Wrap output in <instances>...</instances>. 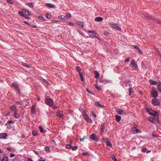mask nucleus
<instances>
[{
  "mask_svg": "<svg viewBox=\"0 0 161 161\" xmlns=\"http://www.w3.org/2000/svg\"><path fill=\"white\" fill-rule=\"evenodd\" d=\"M16 103L20 105H22L23 104V101L22 100H21L16 102Z\"/></svg>",
  "mask_w": 161,
  "mask_h": 161,
  "instance_id": "obj_40",
  "label": "nucleus"
},
{
  "mask_svg": "<svg viewBox=\"0 0 161 161\" xmlns=\"http://www.w3.org/2000/svg\"><path fill=\"white\" fill-rule=\"evenodd\" d=\"M12 86L14 87L15 91H16V90H18V89H19L18 86V84L16 82H13L12 84Z\"/></svg>",
  "mask_w": 161,
  "mask_h": 161,
  "instance_id": "obj_11",
  "label": "nucleus"
},
{
  "mask_svg": "<svg viewBox=\"0 0 161 161\" xmlns=\"http://www.w3.org/2000/svg\"><path fill=\"white\" fill-rule=\"evenodd\" d=\"M46 5L47 7L50 8H53L55 7V5L54 4L50 3H47Z\"/></svg>",
  "mask_w": 161,
  "mask_h": 161,
  "instance_id": "obj_24",
  "label": "nucleus"
},
{
  "mask_svg": "<svg viewBox=\"0 0 161 161\" xmlns=\"http://www.w3.org/2000/svg\"><path fill=\"white\" fill-rule=\"evenodd\" d=\"M109 24L110 27L113 28L119 31H121V28L117 26V24L114 23H109Z\"/></svg>",
  "mask_w": 161,
  "mask_h": 161,
  "instance_id": "obj_2",
  "label": "nucleus"
},
{
  "mask_svg": "<svg viewBox=\"0 0 161 161\" xmlns=\"http://www.w3.org/2000/svg\"><path fill=\"white\" fill-rule=\"evenodd\" d=\"M22 63L23 65L25 66V67H26L29 68H31V65H30L24 62H22Z\"/></svg>",
  "mask_w": 161,
  "mask_h": 161,
  "instance_id": "obj_35",
  "label": "nucleus"
},
{
  "mask_svg": "<svg viewBox=\"0 0 161 161\" xmlns=\"http://www.w3.org/2000/svg\"><path fill=\"white\" fill-rule=\"evenodd\" d=\"M133 88H130L128 89L129 94L128 95L129 96H131V93L133 92Z\"/></svg>",
  "mask_w": 161,
  "mask_h": 161,
  "instance_id": "obj_31",
  "label": "nucleus"
},
{
  "mask_svg": "<svg viewBox=\"0 0 161 161\" xmlns=\"http://www.w3.org/2000/svg\"><path fill=\"white\" fill-rule=\"evenodd\" d=\"M112 159L114 161H117V159L116 158L115 156H112Z\"/></svg>",
  "mask_w": 161,
  "mask_h": 161,
  "instance_id": "obj_59",
  "label": "nucleus"
},
{
  "mask_svg": "<svg viewBox=\"0 0 161 161\" xmlns=\"http://www.w3.org/2000/svg\"><path fill=\"white\" fill-rule=\"evenodd\" d=\"M7 149L8 151H9L10 152H12L14 151V149L12 148L8 147L7 148Z\"/></svg>",
  "mask_w": 161,
  "mask_h": 161,
  "instance_id": "obj_45",
  "label": "nucleus"
},
{
  "mask_svg": "<svg viewBox=\"0 0 161 161\" xmlns=\"http://www.w3.org/2000/svg\"><path fill=\"white\" fill-rule=\"evenodd\" d=\"M46 17L47 19H49L51 17V15L49 13H47L46 14Z\"/></svg>",
  "mask_w": 161,
  "mask_h": 161,
  "instance_id": "obj_46",
  "label": "nucleus"
},
{
  "mask_svg": "<svg viewBox=\"0 0 161 161\" xmlns=\"http://www.w3.org/2000/svg\"><path fill=\"white\" fill-rule=\"evenodd\" d=\"M79 76H80V79H81V80L82 81H83V76L82 74L80 72H79Z\"/></svg>",
  "mask_w": 161,
  "mask_h": 161,
  "instance_id": "obj_44",
  "label": "nucleus"
},
{
  "mask_svg": "<svg viewBox=\"0 0 161 161\" xmlns=\"http://www.w3.org/2000/svg\"><path fill=\"white\" fill-rule=\"evenodd\" d=\"M94 73L95 75V78L96 79H98L99 77V74L98 72L97 71H95L94 72Z\"/></svg>",
  "mask_w": 161,
  "mask_h": 161,
  "instance_id": "obj_20",
  "label": "nucleus"
},
{
  "mask_svg": "<svg viewBox=\"0 0 161 161\" xmlns=\"http://www.w3.org/2000/svg\"><path fill=\"white\" fill-rule=\"evenodd\" d=\"M153 117L150 116L148 118V120L153 124H155L157 121H159V114L158 113H156V115H153Z\"/></svg>",
  "mask_w": 161,
  "mask_h": 161,
  "instance_id": "obj_1",
  "label": "nucleus"
},
{
  "mask_svg": "<svg viewBox=\"0 0 161 161\" xmlns=\"http://www.w3.org/2000/svg\"><path fill=\"white\" fill-rule=\"evenodd\" d=\"M81 113H82V115L84 116V117H85L86 115H87L85 111L84 110L82 111Z\"/></svg>",
  "mask_w": 161,
  "mask_h": 161,
  "instance_id": "obj_48",
  "label": "nucleus"
},
{
  "mask_svg": "<svg viewBox=\"0 0 161 161\" xmlns=\"http://www.w3.org/2000/svg\"><path fill=\"white\" fill-rule=\"evenodd\" d=\"M96 35H90V37L92 38H97V36H95Z\"/></svg>",
  "mask_w": 161,
  "mask_h": 161,
  "instance_id": "obj_52",
  "label": "nucleus"
},
{
  "mask_svg": "<svg viewBox=\"0 0 161 161\" xmlns=\"http://www.w3.org/2000/svg\"><path fill=\"white\" fill-rule=\"evenodd\" d=\"M92 114V115L93 116V117L94 118H96L97 117V115L92 111L91 112Z\"/></svg>",
  "mask_w": 161,
  "mask_h": 161,
  "instance_id": "obj_62",
  "label": "nucleus"
},
{
  "mask_svg": "<svg viewBox=\"0 0 161 161\" xmlns=\"http://www.w3.org/2000/svg\"><path fill=\"white\" fill-rule=\"evenodd\" d=\"M99 81L100 83H103L104 84L106 83H111L112 82V81L111 80H103L101 78H100L99 79Z\"/></svg>",
  "mask_w": 161,
  "mask_h": 161,
  "instance_id": "obj_7",
  "label": "nucleus"
},
{
  "mask_svg": "<svg viewBox=\"0 0 161 161\" xmlns=\"http://www.w3.org/2000/svg\"><path fill=\"white\" fill-rule=\"evenodd\" d=\"M95 86L97 90L99 91H101V90L102 89L101 87L100 86H99L97 84H96L95 85Z\"/></svg>",
  "mask_w": 161,
  "mask_h": 161,
  "instance_id": "obj_42",
  "label": "nucleus"
},
{
  "mask_svg": "<svg viewBox=\"0 0 161 161\" xmlns=\"http://www.w3.org/2000/svg\"><path fill=\"white\" fill-rule=\"evenodd\" d=\"M32 135L33 136H35L37 135V133L36 131H33L32 132Z\"/></svg>",
  "mask_w": 161,
  "mask_h": 161,
  "instance_id": "obj_54",
  "label": "nucleus"
},
{
  "mask_svg": "<svg viewBox=\"0 0 161 161\" xmlns=\"http://www.w3.org/2000/svg\"><path fill=\"white\" fill-rule=\"evenodd\" d=\"M13 116L16 119H18L19 118V115L17 113V112L14 113Z\"/></svg>",
  "mask_w": 161,
  "mask_h": 161,
  "instance_id": "obj_28",
  "label": "nucleus"
},
{
  "mask_svg": "<svg viewBox=\"0 0 161 161\" xmlns=\"http://www.w3.org/2000/svg\"><path fill=\"white\" fill-rule=\"evenodd\" d=\"M147 17L150 19H152L153 21H155L156 23L161 25V21H160L158 18H153L152 16H150L149 15H147Z\"/></svg>",
  "mask_w": 161,
  "mask_h": 161,
  "instance_id": "obj_3",
  "label": "nucleus"
},
{
  "mask_svg": "<svg viewBox=\"0 0 161 161\" xmlns=\"http://www.w3.org/2000/svg\"><path fill=\"white\" fill-rule=\"evenodd\" d=\"M10 109L13 112H17L18 111L16 107L14 105L10 107Z\"/></svg>",
  "mask_w": 161,
  "mask_h": 161,
  "instance_id": "obj_16",
  "label": "nucleus"
},
{
  "mask_svg": "<svg viewBox=\"0 0 161 161\" xmlns=\"http://www.w3.org/2000/svg\"><path fill=\"white\" fill-rule=\"evenodd\" d=\"M66 19V20L67 19H69L71 17V15L70 13L67 14L66 15H64Z\"/></svg>",
  "mask_w": 161,
  "mask_h": 161,
  "instance_id": "obj_36",
  "label": "nucleus"
},
{
  "mask_svg": "<svg viewBox=\"0 0 161 161\" xmlns=\"http://www.w3.org/2000/svg\"><path fill=\"white\" fill-rule=\"evenodd\" d=\"M108 141V138H103V141L105 143H106Z\"/></svg>",
  "mask_w": 161,
  "mask_h": 161,
  "instance_id": "obj_58",
  "label": "nucleus"
},
{
  "mask_svg": "<svg viewBox=\"0 0 161 161\" xmlns=\"http://www.w3.org/2000/svg\"><path fill=\"white\" fill-rule=\"evenodd\" d=\"M76 71H77L78 72H79V73L80 72V71H81V68L79 66H76Z\"/></svg>",
  "mask_w": 161,
  "mask_h": 161,
  "instance_id": "obj_41",
  "label": "nucleus"
},
{
  "mask_svg": "<svg viewBox=\"0 0 161 161\" xmlns=\"http://www.w3.org/2000/svg\"><path fill=\"white\" fill-rule=\"evenodd\" d=\"M58 18L60 19H62L64 20H65L66 19L64 15H61L59 16L58 17Z\"/></svg>",
  "mask_w": 161,
  "mask_h": 161,
  "instance_id": "obj_38",
  "label": "nucleus"
},
{
  "mask_svg": "<svg viewBox=\"0 0 161 161\" xmlns=\"http://www.w3.org/2000/svg\"><path fill=\"white\" fill-rule=\"evenodd\" d=\"M82 154L84 156H89V153L86 152H83L82 153Z\"/></svg>",
  "mask_w": 161,
  "mask_h": 161,
  "instance_id": "obj_53",
  "label": "nucleus"
},
{
  "mask_svg": "<svg viewBox=\"0 0 161 161\" xmlns=\"http://www.w3.org/2000/svg\"><path fill=\"white\" fill-rule=\"evenodd\" d=\"M12 128V127L10 125H8L7 126V129H10Z\"/></svg>",
  "mask_w": 161,
  "mask_h": 161,
  "instance_id": "obj_64",
  "label": "nucleus"
},
{
  "mask_svg": "<svg viewBox=\"0 0 161 161\" xmlns=\"http://www.w3.org/2000/svg\"><path fill=\"white\" fill-rule=\"evenodd\" d=\"M76 25L79 26L81 27L82 28H83L84 26V24L83 22H77L76 23Z\"/></svg>",
  "mask_w": 161,
  "mask_h": 161,
  "instance_id": "obj_27",
  "label": "nucleus"
},
{
  "mask_svg": "<svg viewBox=\"0 0 161 161\" xmlns=\"http://www.w3.org/2000/svg\"><path fill=\"white\" fill-rule=\"evenodd\" d=\"M132 46L134 48L136 49L137 50H138V49L139 48V47L136 45H132Z\"/></svg>",
  "mask_w": 161,
  "mask_h": 161,
  "instance_id": "obj_57",
  "label": "nucleus"
},
{
  "mask_svg": "<svg viewBox=\"0 0 161 161\" xmlns=\"http://www.w3.org/2000/svg\"><path fill=\"white\" fill-rule=\"evenodd\" d=\"M147 148H143L142 150V152H147Z\"/></svg>",
  "mask_w": 161,
  "mask_h": 161,
  "instance_id": "obj_63",
  "label": "nucleus"
},
{
  "mask_svg": "<svg viewBox=\"0 0 161 161\" xmlns=\"http://www.w3.org/2000/svg\"><path fill=\"white\" fill-rule=\"evenodd\" d=\"M39 128L40 129V132L42 133H43V129L42 127V126H39Z\"/></svg>",
  "mask_w": 161,
  "mask_h": 161,
  "instance_id": "obj_50",
  "label": "nucleus"
},
{
  "mask_svg": "<svg viewBox=\"0 0 161 161\" xmlns=\"http://www.w3.org/2000/svg\"><path fill=\"white\" fill-rule=\"evenodd\" d=\"M7 2L10 4H12L13 3V0H6Z\"/></svg>",
  "mask_w": 161,
  "mask_h": 161,
  "instance_id": "obj_55",
  "label": "nucleus"
},
{
  "mask_svg": "<svg viewBox=\"0 0 161 161\" xmlns=\"http://www.w3.org/2000/svg\"><path fill=\"white\" fill-rule=\"evenodd\" d=\"M106 143L107 145L108 146L111 147H112V145L111 143L110 142V141H108V142H106Z\"/></svg>",
  "mask_w": 161,
  "mask_h": 161,
  "instance_id": "obj_37",
  "label": "nucleus"
},
{
  "mask_svg": "<svg viewBox=\"0 0 161 161\" xmlns=\"http://www.w3.org/2000/svg\"><path fill=\"white\" fill-rule=\"evenodd\" d=\"M157 88L158 91L161 93V86L157 85Z\"/></svg>",
  "mask_w": 161,
  "mask_h": 161,
  "instance_id": "obj_56",
  "label": "nucleus"
},
{
  "mask_svg": "<svg viewBox=\"0 0 161 161\" xmlns=\"http://www.w3.org/2000/svg\"><path fill=\"white\" fill-rule=\"evenodd\" d=\"M14 124V122L12 120H8L7 121L6 123L5 124V125H7L8 124Z\"/></svg>",
  "mask_w": 161,
  "mask_h": 161,
  "instance_id": "obj_34",
  "label": "nucleus"
},
{
  "mask_svg": "<svg viewBox=\"0 0 161 161\" xmlns=\"http://www.w3.org/2000/svg\"><path fill=\"white\" fill-rule=\"evenodd\" d=\"M152 102L153 104L155 106L159 105L160 104L158 101L157 99H153L152 100Z\"/></svg>",
  "mask_w": 161,
  "mask_h": 161,
  "instance_id": "obj_12",
  "label": "nucleus"
},
{
  "mask_svg": "<svg viewBox=\"0 0 161 161\" xmlns=\"http://www.w3.org/2000/svg\"><path fill=\"white\" fill-rule=\"evenodd\" d=\"M152 95L153 97H157L158 96L157 91L156 90H154L152 93Z\"/></svg>",
  "mask_w": 161,
  "mask_h": 161,
  "instance_id": "obj_18",
  "label": "nucleus"
},
{
  "mask_svg": "<svg viewBox=\"0 0 161 161\" xmlns=\"http://www.w3.org/2000/svg\"><path fill=\"white\" fill-rule=\"evenodd\" d=\"M95 104L96 105V106H97L98 107H99L100 108H104V106L101 105L99 102H96L95 103Z\"/></svg>",
  "mask_w": 161,
  "mask_h": 161,
  "instance_id": "obj_21",
  "label": "nucleus"
},
{
  "mask_svg": "<svg viewBox=\"0 0 161 161\" xmlns=\"http://www.w3.org/2000/svg\"><path fill=\"white\" fill-rule=\"evenodd\" d=\"M23 11L24 14L25 15L28 16V15H30V12L28 10H27L26 9H23Z\"/></svg>",
  "mask_w": 161,
  "mask_h": 161,
  "instance_id": "obj_17",
  "label": "nucleus"
},
{
  "mask_svg": "<svg viewBox=\"0 0 161 161\" xmlns=\"http://www.w3.org/2000/svg\"><path fill=\"white\" fill-rule=\"evenodd\" d=\"M103 18L101 17H96L95 18V20L97 22H100L103 20Z\"/></svg>",
  "mask_w": 161,
  "mask_h": 161,
  "instance_id": "obj_19",
  "label": "nucleus"
},
{
  "mask_svg": "<svg viewBox=\"0 0 161 161\" xmlns=\"http://www.w3.org/2000/svg\"><path fill=\"white\" fill-rule=\"evenodd\" d=\"M139 53L141 54H143V52L142 50L139 48L137 50Z\"/></svg>",
  "mask_w": 161,
  "mask_h": 161,
  "instance_id": "obj_60",
  "label": "nucleus"
},
{
  "mask_svg": "<svg viewBox=\"0 0 161 161\" xmlns=\"http://www.w3.org/2000/svg\"><path fill=\"white\" fill-rule=\"evenodd\" d=\"M7 134L5 133H0V139H6L7 137Z\"/></svg>",
  "mask_w": 161,
  "mask_h": 161,
  "instance_id": "obj_9",
  "label": "nucleus"
},
{
  "mask_svg": "<svg viewBox=\"0 0 161 161\" xmlns=\"http://www.w3.org/2000/svg\"><path fill=\"white\" fill-rule=\"evenodd\" d=\"M77 31H78V32L81 34V35L83 36H84V34L82 33V31H81L80 30H78Z\"/></svg>",
  "mask_w": 161,
  "mask_h": 161,
  "instance_id": "obj_61",
  "label": "nucleus"
},
{
  "mask_svg": "<svg viewBox=\"0 0 161 161\" xmlns=\"http://www.w3.org/2000/svg\"><path fill=\"white\" fill-rule=\"evenodd\" d=\"M110 33L109 31H105L104 32V35L107 36H109V35H110Z\"/></svg>",
  "mask_w": 161,
  "mask_h": 161,
  "instance_id": "obj_32",
  "label": "nucleus"
},
{
  "mask_svg": "<svg viewBox=\"0 0 161 161\" xmlns=\"http://www.w3.org/2000/svg\"><path fill=\"white\" fill-rule=\"evenodd\" d=\"M105 123H103L101 125V130H104L105 126Z\"/></svg>",
  "mask_w": 161,
  "mask_h": 161,
  "instance_id": "obj_33",
  "label": "nucleus"
},
{
  "mask_svg": "<svg viewBox=\"0 0 161 161\" xmlns=\"http://www.w3.org/2000/svg\"><path fill=\"white\" fill-rule=\"evenodd\" d=\"M8 158L7 157L5 156L1 160V161H8Z\"/></svg>",
  "mask_w": 161,
  "mask_h": 161,
  "instance_id": "obj_43",
  "label": "nucleus"
},
{
  "mask_svg": "<svg viewBox=\"0 0 161 161\" xmlns=\"http://www.w3.org/2000/svg\"><path fill=\"white\" fill-rule=\"evenodd\" d=\"M18 13L20 16H22L23 17H25V15L23 13V9L22 10V11H19Z\"/></svg>",
  "mask_w": 161,
  "mask_h": 161,
  "instance_id": "obj_29",
  "label": "nucleus"
},
{
  "mask_svg": "<svg viewBox=\"0 0 161 161\" xmlns=\"http://www.w3.org/2000/svg\"><path fill=\"white\" fill-rule=\"evenodd\" d=\"M38 18L41 20H42V21H45V19L42 16H40L38 17Z\"/></svg>",
  "mask_w": 161,
  "mask_h": 161,
  "instance_id": "obj_47",
  "label": "nucleus"
},
{
  "mask_svg": "<svg viewBox=\"0 0 161 161\" xmlns=\"http://www.w3.org/2000/svg\"><path fill=\"white\" fill-rule=\"evenodd\" d=\"M45 103L47 105L51 107L53 105L54 102L51 99H48L46 100Z\"/></svg>",
  "mask_w": 161,
  "mask_h": 161,
  "instance_id": "obj_5",
  "label": "nucleus"
},
{
  "mask_svg": "<svg viewBox=\"0 0 161 161\" xmlns=\"http://www.w3.org/2000/svg\"><path fill=\"white\" fill-rule=\"evenodd\" d=\"M87 32L89 33H92V34L94 35H96L97 33L95 31H93V30H89Z\"/></svg>",
  "mask_w": 161,
  "mask_h": 161,
  "instance_id": "obj_30",
  "label": "nucleus"
},
{
  "mask_svg": "<svg viewBox=\"0 0 161 161\" xmlns=\"http://www.w3.org/2000/svg\"><path fill=\"white\" fill-rule=\"evenodd\" d=\"M25 5L28 6L30 8H32L33 7L34 3L33 2L27 3L25 4Z\"/></svg>",
  "mask_w": 161,
  "mask_h": 161,
  "instance_id": "obj_23",
  "label": "nucleus"
},
{
  "mask_svg": "<svg viewBox=\"0 0 161 161\" xmlns=\"http://www.w3.org/2000/svg\"><path fill=\"white\" fill-rule=\"evenodd\" d=\"M131 64L133 66V68H136L138 67L137 64L135 60L134 59L131 60Z\"/></svg>",
  "mask_w": 161,
  "mask_h": 161,
  "instance_id": "obj_10",
  "label": "nucleus"
},
{
  "mask_svg": "<svg viewBox=\"0 0 161 161\" xmlns=\"http://www.w3.org/2000/svg\"><path fill=\"white\" fill-rule=\"evenodd\" d=\"M115 116L116 118V121L117 122H119L121 119V117L117 115H115Z\"/></svg>",
  "mask_w": 161,
  "mask_h": 161,
  "instance_id": "obj_22",
  "label": "nucleus"
},
{
  "mask_svg": "<svg viewBox=\"0 0 161 161\" xmlns=\"http://www.w3.org/2000/svg\"><path fill=\"white\" fill-rule=\"evenodd\" d=\"M85 119L86 120V121L87 122L92 123V120L90 118L88 115H86L85 117H84Z\"/></svg>",
  "mask_w": 161,
  "mask_h": 161,
  "instance_id": "obj_15",
  "label": "nucleus"
},
{
  "mask_svg": "<svg viewBox=\"0 0 161 161\" xmlns=\"http://www.w3.org/2000/svg\"><path fill=\"white\" fill-rule=\"evenodd\" d=\"M60 111L59 110H57L56 115L57 116L60 118H61L63 116V115L62 114L60 113Z\"/></svg>",
  "mask_w": 161,
  "mask_h": 161,
  "instance_id": "obj_26",
  "label": "nucleus"
},
{
  "mask_svg": "<svg viewBox=\"0 0 161 161\" xmlns=\"http://www.w3.org/2000/svg\"><path fill=\"white\" fill-rule=\"evenodd\" d=\"M35 107V105L34 104L33 105L31 108V111L32 113L34 114H36V111Z\"/></svg>",
  "mask_w": 161,
  "mask_h": 161,
  "instance_id": "obj_14",
  "label": "nucleus"
},
{
  "mask_svg": "<svg viewBox=\"0 0 161 161\" xmlns=\"http://www.w3.org/2000/svg\"><path fill=\"white\" fill-rule=\"evenodd\" d=\"M132 131L133 133L134 134H136L138 133H140L141 131L140 130L136 128L135 127L133 128L132 129Z\"/></svg>",
  "mask_w": 161,
  "mask_h": 161,
  "instance_id": "obj_13",
  "label": "nucleus"
},
{
  "mask_svg": "<svg viewBox=\"0 0 161 161\" xmlns=\"http://www.w3.org/2000/svg\"><path fill=\"white\" fill-rule=\"evenodd\" d=\"M66 147L67 149H70L72 147L71 145L70 144H68L66 145Z\"/></svg>",
  "mask_w": 161,
  "mask_h": 161,
  "instance_id": "obj_51",
  "label": "nucleus"
},
{
  "mask_svg": "<svg viewBox=\"0 0 161 161\" xmlns=\"http://www.w3.org/2000/svg\"><path fill=\"white\" fill-rule=\"evenodd\" d=\"M146 110L147 112L149 114L151 115H155L156 114L158 113V112H156L153 110L151 109H150L147 108H146Z\"/></svg>",
  "mask_w": 161,
  "mask_h": 161,
  "instance_id": "obj_4",
  "label": "nucleus"
},
{
  "mask_svg": "<svg viewBox=\"0 0 161 161\" xmlns=\"http://www.w3.org/2000/svg\"><path fill=\"white\" fill-rule=\"evenodd\" d=\"M116 111L119 115L125 114H126V112L125 110L119 108H117L116 109Z\"/></svg>",
  "mask_w": 161,
  "mask_h": 161,
  "instance_id": "obj_6",
  "label": "nucleus"
},
{
  "mask_svg": "<svg viewBox=\"0 0 161 161\" xmlns=\"http://www.w3.org/2000/svg\"><path fill=\"white\" fill-rule=\"evenodd\" d=\"M149 82L151 85H156L157 84V82L156 81L153 80H150Z\"/></svg>",
  "mask_w": 161,
  "mask_h": 161,
  "instance_id": "obj_25",
  "label": "nucleus"
},
{
  "mask_svg": "<svg viewBox=\"0 0 161 161\" xmlns=\"http://www.w3.org/2000/svg\"><path fill=\"white\" fill-rule=\"evenodd\" d=\"M45 150V151L47 152H50V150L49 149V147L48 146H46L44 148Z\"/></svg>",
  "mask_w": 161,
  "mask_h": 161,
  "instance_id": "obj_39",
  "label": "nucleus"
},
{
  "mask_svg": "<svg viewBox=\"0 0 161 161\" xmlns=\"http://www.w3.org/2000/svg\"><path fill=\"white\" fill-rule=\"evenodd\" d=\"M72 149L73 151H75L77 150V149L78 148V147L76 146H74L73 147L72 146L71 148Z\"/></svg>",
  "mask_w": 161,
  "mask_h": 161,
  "instance_id": "obj_49",
  "label": "nucleus"
},
{
  "mask_svg": "<svg viewBox=\"0 0 161 161\" xmlns=\"http://www.w3.org/2000/svg\"><path fill=\"white\" fill-rule=\"evenodd\" d=\"M90 138L93 141H96L98 142L99 139L97 137L96 135L95 134H91L90 136Z\"/></svg>",
  "mask_w": 161,
  "mask_h": 161,
  "instance_id": "obj_8",
  "label": "nucleus"
}]
</instances>
